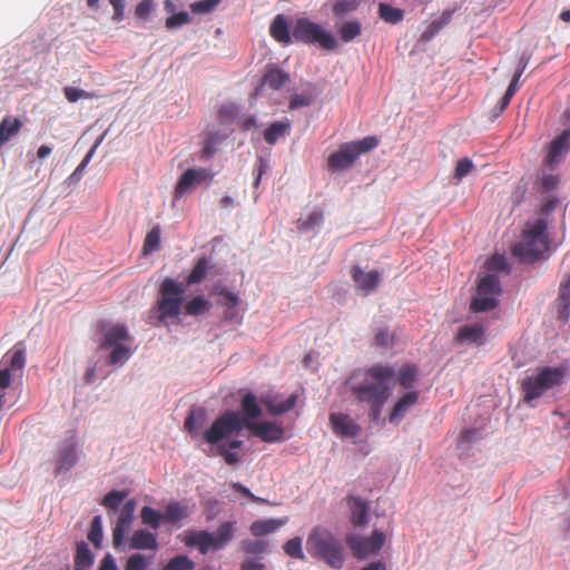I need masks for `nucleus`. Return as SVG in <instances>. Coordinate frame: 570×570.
I'll use <instances>...</instances> for the list:
<instances>
[{
	"instance_id": "e433bc0d",
	"label": "nucleus",
	"mask_w": 570,
	"mask_h": 570,
	"mask_svg": "<svg viewBox=\"0 0 570 570\" xmlns=\"http://www.w3.org/2000/svg\"><path fill=\"white\" fill-rule=\"evenodd\" d=\"M77 462V453L75 449V444L72 442H68L63 445V448L59 451L58 456V470H69Z\"/></svg>"
},
{
	"instance_id": "f03ea898",
	"label": "nucleus",
	"mask_w": 570,
	"mask_h": 570,
	"mask_svg": "<svg viewBox=\"0 0 570 570\" xmlns=\"http://www.w3.org/2000/svg\"><path fill=\"white\" fill-rule=\"evenodd\" d=\"M549 249L548 222L546 218H539L527 224L520 240L512 246V254L524 263H534Z\"/></svg>"
},
{
	"instance_id": "69168bd1",
	"label": "nucleus",
	"mask_w": 570,
	"mask_h": 570,
	"mask_svg": "<svg viewBox=\"0 0 570 570\" xmlns=\"http://www.w3.org/2000/svg\"><path fill=\"white\" fill-rule=\"evenodd\" d=\"M232 488L235 491H237V492L242 493L243 495L247 497L253 502H257V503H266L267 502L265 499L256 497L255 494H253L248 488H246L245 485H243L239 482L232 483Z\"/></svg>"
},
{
	"instance_id": "a211bd4d",
	"label": "nucleus",
	"mask_w": 570,
	"mask_h": 570,
	"mask_svg": "<svg viewBox=\"0 0 570 570\" xmlns=\"http://www.w3.org/2000/svg\"><path fill=\"white\" fill-rule=\"evenodd\" d=\"M351 274L357 288L364 291L366 294L376 289L381 278L377 271L364 272L358 266H354Z\"/></svg>"
},
{
	"instance_id": "ddd939ff",
	"label": "nucleus",
	"mask_w": 570,
	"mask_h": 570,
	"mask_svg": "<svg viewBox=\"0 0 570 570\" xmlns=\"http://www.w3.org/2000/svg\"><path fill=\"white\" fill-rule=\"evenodd\" d=\"M453 341L460 345H483L485 343V328L480 323L463 325L458 328Z\"/></svg>"
},
{
	"instance_id": "9d476101",
	"label": "nucleus",
	"mask_w": 570,
	"mask_h": 570,
	"mask_svg": "<svg viewBox=\"0 0 570 570\" xmlns=\"http://www.w3.org/2000/svg\"><path fill=\"white\" fill-rule=\"evenodd\" d=\"M246 429L249 430L253 435L267 443H278L285 440V431L283 426L275 422L248 421L246 422Z\"/></svg>"
},
{
	"instance_id": "6e6552de",
	"label": "nucleus",
	"mask_w": 570,
	"mask_h": 570,
	"mask_svg": "<svg viewBox=\"0 0 570 570\" xmlns=\"http://www.w3.org/2000/svg\"><path fill=\"white\" fill-rule=\"evenodd\" d=\"M501 294L500 279L497 275L489 274L478 282L476 294L472 298L473 312H488L498 306V296Z\"/></svg>"
},
{
	"instance_id": "864d4df0",
	"label": "nucleus",
	"mask_w": 570,
	"mask_h": 570,
	"mask_svg": "<svg viewBox=\"0 0 570 570\" xmlns=\"http://www.w3.org/2000/svg\"><path fill=\"white\" fill-rule=\"evenodd\" d=\"M63 94H65L66 99L69 102H76L79 99H92L95 97L94 94H91V92H88L83 89H80L77 87H71V86L65 87Z\"/></svg>"
},
{
	"instance_id": "c756f323",
	"label": "nucleus",
	"mask_w": 570,
	"mask_h": 570,
	"mask_svg": "<svg viewBox=\"0 0 570 570\" xmlns=\"http://www.w3.org/2000/svg\"><path fill=\"white\" fill-rule=\"evenodd\" d=\"M453 10H445L441 17L432 21L425 31L421 35V41L428 42L432 40L446 24L452 20Z\"/></svg>"
},
{
	"instance_id": "4be33fe9",
	"label": "nucleus",
	"mask_w": 570,
	"mask_h": 570,
	"mask_svg": "<svg viewBox=\"0 0 570 570\" xmlns=\"http://www.w3.org/2000/svg\"><path fill=\"white\" fill-rule=\"evenodd\" d=\"M417 391H410L405 393L392 407L389 416L390 422L401 421L406 415L409 410L417 402Z\"/></svg>"
},
{
	"instance_id": "6e6d98bb",
	"label": "nucleus",
	"mask_w": 570,
	"mask_h": 570,
	"mask_svg": "<svg viewBox=\"0 0 570 570\" xmlns=\"http://www.w3.org/2000/svg\"><path fill=\"white\" fill-rule=\"evenodd\" d=\"M243 550L249 554H259L267 550L268 542L265 540H245L242 542Z\"/></svg>"
},
{
	"instance_id": "f8f14e48",
	"label": "nucleus",
	"mask_w": 570,
	"mask_h": 570,
	"mask_svg": "<svg viewBox=\"0 0 570 570\" xmlns=\"http://www.w3.org/2000/svg\"><path fill=\"white\" fill-rule=\"evenodd\" d=\"M213 175L207 168H189L179 177L175 186V198H180L189 193L196 185L206 179H212Z\"/></svg>"
},
{
	"instance_id": "e2e57ef3",
	"label": "nucleus",
	"mask_w": 570,
	"mask_h": 570,
	"mask_svg": "<svg viewBox=\"0 0 570 570\" xmlns=\"http://www.w3.org/2000/svg\"><path fill=\"white\" fill-rule=\"evenodd\" d=\"M313 101L312 95H293L289 100V109L294 110L301 107L309 106Z\"/></svg>"
},
{
	"instance_id": "20e7f679",
	"label": "nucleus",
	"mask_w": 570,
	"mask_h": 570,
	"mask_svg": "<svg viewBox=\"0 0 570 570\" xmlns=\"http://www.w3.org/2000/svg\"><path fill=\"white\" fill-rule=\"evenodd\" d=\"M184 293L185 287L183 284L173 278L163 281L159 287V298L155 306L158 313L157 318L160 323L179 317Z\"/></svg>"
},
{
	"instance_id": "f704fd0d",
	"label": "nucleus",
	"mask_w": 570,
	"mask_h": 570,
	"mask_svg": "<svg viewBox=\"0 0 570 570\" xmlns=\"http://www.w3.org/2000/svg\"><path fill=\"white\" fill-rule=\"evenodd\" d=\"M397 383L409 390L414 386L417 377V367L415 365L405 364L397 372L395 371Z\"/></svg>"
},
{
	"instance_id": "5fc2aeb1",
	"label": "nucleus",
	"mask_w": 570,
	"mask_h": 570,
	"mask_svg": "<svg viewBox=\"0 0 570 570\" xmlns=\"http://www.w3.org/2000/svg\"><path fill=\"white\" fill-rule=\"evenodd\" d=\"M473 168H474V165H473L471 159H469V158H461V159L458 160V163L455 165L453 177L458 181H460L465 176H468Z\"/></svg>"
},
{
	"instance_id": "37998d69",
	"label": "nucleus",
	"mask_w": 570,
	"mask_h": 570,
	"mask_svg": "<svg viewBox=\"0 0 570 570\" xmlns=\"http://www.w3.org/2000/svg\"><path fill=\"white\" fill-rule=\"evenodd\" d=\"M160 237H161V229L160 227L154 226L148 234L146 235L145 242H144V253H153L160 248Z\"/></svg>"
},
{
	"instance_id": "c03bdc74",
	"label": "nucleus",
	"mask_w": 570,
	"mask_h": 570,
	"mask_svg": "<svg viewBox=\"0 0 570 570\" xmlns=\"http://www.w3.org/2000/svg\"><path fill=\"white\" fill-rule=\"evenodd\" d=\"M284 552L294 559L305 560V554L302 549V538L295 537L286 541L283 546Z\"/></svg>"
},
{
	"instance_id": "ea45409f",
	"label": "nucleus",
	"mask_w": 570,
	"mask_h": 570,
	"mask_svg": "<svg viewBox=\"0 0 570 570\" xmlns=\"http://www.w3.org/2000/svg\"><path fill=\"white\" fill-rule=\"evenodd\" d=\"M209 307L210 303L208 299H206L203 295H198L185 305V313L187 315L196 316L206 313Z\"/></svg>"
},
{
	"instance_id": "7ed1b4c3",
	"label": "nucleus",
	"mask_w": 570,
	"mask_h": 570,
	"mask_svg": "<svg viewBox=\"0 0 570 570\" xmlns=\"http://www.w3.org/2000/svg\"><path fill=\"white\" fill-rule=\"evenodd\" d=\"M306 550L313 558L333 569H341L344 564L343 544L326 528L317 525L311 530L306 539Z\"/></svg>"
},
{
	"instance_id": "de8ad7c7",
	"label": "nucleus",
	"mask_w": 570,
	"mask_h": 570,
	"mask_svg": "<svg viewBox=\"0 0 570 570\" xmlns=\"http://www.w3.org/2000/svg\"><path fill=\"white\" fill-rule=\"evenodd\" d=\"M195 563L187 556H177L168 561L164 570H194Z\"/></svg>"
},
{
	"instance_id": "412c9836",
	"label": "nucleus",
	"mask_w": 570,
	"mask_h": 570,
	"mask_svg": "<svg viewBox=\"0 0 570 570\" xmlns=\"http://www.w3.org/2000/svg\"><path fill=\"white\" fill-rule=\"evenodd\" d=\"M185 544L188 547H197L200 553L206 554L210 549H214V534L205 530L187 531Z\"/></svg>"
},
{
	"instance_id": "2f4dec72",
	"label": "nucleus",
	"mask_w": 570,
	"mask_h": 570,
	"mask_svg": "<svg viewBox=\"0 0 570 570\" xmlns=\"http://www.w3.org/2000/svg\"><path fill=\"white\" fill-rule=\"evenodd\" d=\"M190 514L189 508L180 502H170L163 513L164 521L176 523L180 520L187 519Z\"/></svg>"
},
{
	"instance_id": "4468645a",
	"label": "nucleus",
	"mask_w": 570,
	"mask_h": 570,
	"mask_svg": "<svg viewBox=\"0 0 570 570\" xmlns=\"http://www.w3.org/2000/svg\"><path fill=\"white\" fill-rule=\"evenodd\" d=\"M330 423L333 432L342 438H355L361 432L360 425L345 413H331Z\"/></svg>"
},
{
	"instance_id": "3c124183",
	"label": "nucleus",
	"mask_w": 570,
	"mask_h": 570,
	"mask_svg": "<svg viewBox=\"0 0 570 570\" xmlns=\"http://www.w3.org/2000/svg\"><path fill=\"white\" fill-rule=\"evenodd\" d=\"M358 2L356 0H337L333 6V13L336 17H343L357 9Z\"/></svg>"
},
{
	"instance_id": "cd10ccee",
	"label": "nucleus",
	"mask_w": 570,
	"mask_h": 570,
	"mask_svg": "<svg viewBox=\"0 0 570 570\" xmlns=\"http://www.w3.org/2000/svg\"><path fill=\"white\" fill-rule=\"evenodd\" d=\"M287 522V519H265V520H256L250 527V533L254 537H263L268 533L276 531L278 528L284 525Z\"/></svg>"
},
{
	"instance_id": "dca6fc26",
	"label": "nucleus",
	"mask_w": 570,
	"mask_h": 570,
	"mask_svg": "<svg viewBox=\"0 0 570 570\" xmlns=\"http://www.w3.org/2000/svg\"><path fill=\"white\" fill-rule=\"evenodd\" d=\"M346 502L351 512V523L354 527H365L367 523L370 503L366 500L353 494L346 497Z\"/></svg>"
},
{
	"instance_id": "79ce46f5",
	"label": "nucleus",
	"mask_w": 570,
	"mask_h": 570,
	"mask_svg": "<svg viewBox=\"0 0 570 570\" xmlns=\"http://www.w3.org/2000/svg\"><path fill=\"white\" fill-rule=\"evenodd\" d=\"M141 522L149 525L153 529H158L161 520H164L163 513L158 512L151 507H144L140 511Z\"/></svg>"
},
{
	"instance_id": "aec40b11",
	"label": "nucleus",
	"mask_w": 570,
	"mask_h": 570,
	"mask_svg": "<svg viewBox=\"0 0 570 570\" xmlns=\"http://www.w3.org/2000/svg\"><path fill=\"white\" fill-rule=\"evenodd\" d=\"M556 308L558 318L567 322L570 315V274L559 285Z\"/></svg>"
},
{
	"instance_id": "49530a36",
	"label": "nucleus",
	"mask_w": 570,
	"mask_h": 570,
	"mask_svg": "<svg viewBox=\"0 0 570 570\" xmlns=\"http://www.w3.org/2000/svg\"><path fill=\"white\" fill-rule=\"evenodd\" d=\"M111 347H112V351L110 352L109 357H108V364H110V365H116V364L126 362L131 354V350L128 346H126L125 344L116 345V346H111Z\"/></svg>"
},
{
	"instance_id": "6ab92c4d",
	"label": "nucleus",
	"mask_w": 570,
	"mask_h": 570,
	"mask_svg": "<svg viewBox=\"0 0 570 570\" xmlns=\"http://www.w3.org/2000/svg\"><path fill=\"white\" fill-rule=\"evenodd\" d=\"M296 401V394H291L286 399L279 394L262 397V403L267 407L268 412L274 415H279L291 411L295 406Z\"/></svg>"
},
{
	"instance_id": "052dcab7",
	"label": "nucleus",
	"mask_w": 570,
	"mask_h": 570,
	"mask_svg": "<svg viewBox=\"0 0 570 570\" xmlns=\"http://www.w3.org/2000/svg\"><path fill=\"white\" fill-rule=\"evenodd\" d=\"M148 566V561L146 560L144 554L136 553L129 557L126 570H146Z\"/></svg>"
},
{
	"instance_id": "bf43d9fd",
	"label": "nucleus",
	"mask_w": 570,
	"mask_h": 570,
	"mask_svg": "<svg viewBox=\"0 0 570 570\" xmlns=\"http://www.w3.org/2000/svg\"><path fill=\"white\" fill-rule=\"evenodd\" d=\"M375 344L381 347H392L394 345V335L387 328H379L375 333Z\"/></svg>"
},
{
	"instance_id": "423d86ee",
	"label": "nucleus",
	"mask_w": 570,
	"mask_h": 570,
	"mask_svg": "<svg viewBox=\"0 0 570 570\" xmlns=\"http://www.w3.org/2000/svg\"><path fill=\"white\" fill-rule=\"evenodd\" d=\"M293 38L304 43H318L325 50H335L338 46L333 35L324 30L318 23L307 18H299L293 29Z\"/></svg>"
},
{
	"instance_id": "338daca9",
	"label": "nucleus",
	"mask_w": 570,
	"mask_h": 570,
	"mask_svg": "<svg viewBox=\"0 0 570 570\" xmlns=\"http://www.w3.org/2000/svg\"><path fill=\"white\" fill-rule=\"evenodd\" d=\"M26 355L22 350H17L12 353L10 357V371L11 370H21L24 366Z\"/></svg>"
},
{
	"instance_id": "09e8293b",
	"label": "nucleus",
	"mask_w": 570,
	"mask_h": 570,
	"mask_svg": "<svg viewBox=\"0 0 570 570\" xmlns=\"http://www.w3.org/2000/svg\"><path fill=\"white\" fill-rule=\"evenodd\" d=\"M351 145L358 157L361 154L374 149L379 145V139L375 136H368L361 140L351 141Z\"/></svg>"
},
{
	"instance_id": "c85d7f7f",
	"label": "nucleus",
	"mask_w": 570,
	"mask_h": 570,
	"mask_svg": "<svg viewBox=\"0 0 570 570\" xmlns=\"http://www.w3.org/2000/svg\"><path fill=\"white\" fill-rule=\"evenodd\" d=\"M240 407L245 415L243 422L256 421L262 415V409L257 403L256 396L252 392H248L243 396Z\"/></svg>"
},
{
	"instance_id": "393cba45",
	"label": "nucleus",
	"mask_w": 570,
	"mask_h": 570,
	"mask_svg": "<svg viewBox=\"0 0 570 570\" xmlns=\"http://www.w3.org/2000/svg\"><path fill=\"white\" fill-rule=\"evenodd\" d=\"M130 548L136 550H157V537L147 530H136L130 538Z\"/></svg>"
},
{
	"instance_id": "a18cd8bd",
	"label": "nucleus",
	"mask_w": 570,
	"mask_h": 570,
	"mask_svg": "<svg viewBox=\"0 0 570 570\" xmlns=\"http://www.w3.org/2000/svg\"><path fill=\"white\" fill-rule=\"evenodd\" d=\"M126 497V491L112 490L104 497L101 504L108 510H117Z\"/></svg>"
},
{
	"instance_id": "774afa93",
	"label": "nucleus",
	"mask_w": 570,
	"mask_h": 570,
	"mask_svg": "<svg viewBox=\"0 0 570 570\" xmlns=\"http://www.w3.org/2000/svg\"><path fill=\"white\" fill-rule=\"evenodd\" d=\"M220 295L225 298L224 305L233 311L238 305V296L227 288L220 291Z\"/></svg>"
},
{
	"instance_id": "0eeeda50",
	"label": "nucleus",
	"mask_w": 570,
	"mask_h": 570,
	"mask_svg": "<svg viewBox=\"0 0 570 570\" xmlns=\"http://www.w3.org/2000/svg\"><path fill=\"white\" fill-rule=\"evenodd\" d=\"M244 428H246V422H243L238 412L226 411L204 432L203 438L209 444H218L223 439L240 432Z\"/></svg>"
},
{
	"instance_id": "4c0bfd02",
	"label": "nucleus",
	"mask_w": 570,
	"mask_h": 570,
	"mask_svg": "<svg viewBox=\"0 0 570 570\" xmlns=\"http://www.w3.org/2000/svg\"><path fill=\"white\" fill-rule=\"evenodd\" d=\"M379 16L386 23L397 24L404 18V10L394 8L389 3L381 2L379 3Z\"/></svg>"
},
{
	"instance_id": "bb28decb",
	"label": "nucleus",
	"mask_w": 570,
	"mask_h": 570,
	"mask_svg": "<svg viewBox=\"0 0 570 570\" xmlns=\"http://www.w3.org/2000/svg\"><path fill=\"white\" fill-rule=\"evenodd\" d=\"M570 148V130H564L561 135L556 137L549 147L547 161L552 164L559 156L567 153Z\"/></svg>"
},
{
	"instance_id": "a878e982",
	"label": "nucleus",
	"mask_w": 570,
	"mask_h": 570,
	"mask_svg": "<svg viewBox=\"0 0 570 570\" xmlns=\"http://www.w3.org/2000/svg\"><path fill=\"white\" fill-rule=\"evenodd\" d=\"M214 267L215 264L206 256L198 258L186 278V285L199 284Z\"/></svg>"
},
{
	"instance_id": "c9c22d12",
	"label": "nucleus",
	"mask_w": 570,
	"mask_h": 570,
	"mask_svg": "<svg viewBox=\"0 0 570 570\" xmlns=\"http://www.w3.org/2000/svg\"><path fill=\"white\" fill-rule=\"evenodd\" d=\"M205 420L206 412L204 409L191 407L184 423L185 430L189 433H194L204 425Z\"/></svg>"
},
{
	"instance_id": "473e14b6",
	"label": "nucleus",
	"mask_w": 570,
	"mask_h": 570,
	"mask_svg": "<svg viewBox=\"0 0 570 570\" xmlns=\"http://www.w3.org/2000/svg\"><path fill=\"white\" fill-rule=\"evenodd\" d=\"M289 122L288 121H274L264 131V140L274 145L281 137H285L289 131Z\"/></svg>"
},
{
	"instance_id": "b1692460",
	"label": "nucleus",
	"mask_w": 570,
	"mask_h": 570,
	"mask_svg": "<svg viewBox=\"0 0 570 570\" xmlns=\"http://www.w3.org/2000/svg\"><path fill=\"white\" fill-rule=\"evenodd\" d=\"M269 35L274 40L279 43L289 45L292 37L289 33V27L285 16L277 14L269 27Z\"/></svg>"
},
{
	"instance_id": "f3484780",
	"label": "nucleus",
	"mask_w": 570,
	"mask_h": 570,
	"mask_svg": "<svg viewBox=\"0 0 570 570\" xmlns=\"http://www.w3.org/2000/svg\"><path fill=\"white\" fill-rule=\"evenodd\" d=\"M100 332L102 334L101 348L121 345L130 338L127 327L122 324L104 325Z\"/></svg>"
},
{
	"instance_id": "a19ab883",
	"label": "nucleus",
	"mask_w": 570,
	"mask_h": 570,
	"mask_svg": "<svg viewBox=\"0 0 570 570\" xmlns=\"http://www.w3.org/2000/svg\"><path fill=\"white\" fill-rule=\"evenodd\" d=\"M94 562V557L88 548V546L85 542H80L77 544V552L75 557V566L88 569Z\"/></svg>"
},
{
	"instance_id": "0e129e2a",
	"label": "nucleus",
	"mask_w": 570,
	"mask_h": 570,
	"mask_svg": "<svg viewBox=\"0 0 570 570\" xmlns=\"http://www.w3.org/2000/svg\"><path fill=\"white\" fill-rule=\"evenodd\" d=\"M153 10V0H142L140 1L135 9V14L139 19H148L149 14Z\"/></svg>"
},
{
	"instance_id": "603ef678",
	"label": "nucleus",
	"mask_w": 570,
	"mask_h": 570,
	"mask_svg": "<svg viewBox=\"0 0 570 570\" xmlns=\"http://www.w3.org/2000/svg\"><path fill=\"white\" fill-rule=\"evenodd\" d=\"M88 539L91 543H94L96 547L100 546V542L102 540V525H101V518L100 515H96L90 524V530L88 533Z\"/></svg>"
},
{
	"instance_id": "9b49d317",
	"label": "nucleus",
	"mask_w": 570,
	"mask_h": 570,
	"mask_svg": "<svg viewBox=\"0 0 570 570\" xmlns=\"http://www.w3.org/2000/svg\"><path fill=\"white\" fill-rule=\"evenodd\" d=\"M136 507L137 501L135 499L126 501L125 504L121 507L116 525L112 531V541L115 548H118L122 544L125 534L129 530L134 521V513Z\"/></svg>"
},
{
	"instance_id": "13d9d810",
	"label": "nucleus",
	"mask_w": 570,
	"mask_h": 570,
	"mask_svg": "<svg viewBox=\"0 0 570 570\" xmlns=\"http://www.w3.org/2000/svg\"><path fill=\"white\" fill-rule=\"evenodd\" d=\"M190 22V17L186 11L175 13L166 19V28L171 30Z\"/></svg>"
},
{
	"instance_id": "58836bf2",
	"label": "nucleus",
	"mask_w": 570,
	"mask_h": 570,
	"mask_svg": "<svg viewBox=\"0 0 570 570\" xmlns=\"http://www.w3.org/2000/svg\"><path fill=\"white\" fill-rule=\"evenodd\" d=\"M362 32V24L357 20L344 22L338 29L337 33L344 42H350L357 38Z\"/></svg>"
},
{
	"instance_id": "72a5a7b5",
	"label": "nucleus",
	"mask_w": 570,
	"mask_h": 570,
	"mask_svg": "<svg viewBox=\"0 0 570 570\" xmlns=\"http://www.w3.org/2000/svg\"><path fill=\"white\" fill-rule=\"evenodd\" d=\"M236 522L227 521L219 525L217 534L214 535V550L224 548L234 537Z\"/></svg>"
},
{
	"instance_id": "5701e85b",
	"label": "nucleus",
	"mask_w": 570,
	"mask_h": 570,
	"mask_svg": "<svg viewBox=\"0 0 570 570\" xmlns=\"http://www.w3.org/2000/svg\"><path fill=\"white\" fill-rule=\"evenodd\" d=\"M289 81V75L276 66H271L262 79V86L279 90Z\"/></svg>"
},
{
	"instance_id": "2eb2a0df",
	"label": "nucleus",
	"mask_w": 570,
	"mask_h": 570,
	"mask_svg": "<svg viewBox=\"0 0 570 570\" xmlns=\"http://www.w3.org/2000/svg\"><path fill=\"white\" fill-rule=\"evenodd\" d=\"M351 142H345L340 146V149L332 154L328 158V169L333 171L343 170L348 168L357 159Z\"/></svg>"
},
{
	"instance_id": "7c9ffc66",
	"label": "nucleus",
	"mask_w": 570,
	"mask_h": 570,
	"mask_svg": "<svg viewBox=\"0 0 570 570\" xmlns=\"http://www.w3.org/2000/svg\"><path fill=\"white\" fill-rule=\"evenodd\" d=\"M22 127L18 118L4 117L0 122V147L16 136Z\"/></svg>"
},
{
	"instance_id": "39448f33",
	"label": "nucleus",
	"mask_w": 570,
	"mask_h": 570,
	"mask_svg": "<svg viewBox=\"0 0 570 570\" xmlns=\"http://www.w3.org/2000/svg\"><path fill=\"white\" fill-rule=\"evenodd\" d=\"M566 371L560 367H543L535 375L525 377L521 383L524 402L541 397L548 390L562 383Z\"/></svg>"
},
{
	"instance_id": "4d7b16f0",
	"label": "nucleus",
	"mask_w": 570,
	"mask_h": 570,
	"mask_svg": "<svg viewBox=\"0 0 570 570\" xmlns=\"http://www.w3.org/2000/svg\"><path fill=\"white\" fill-rule=\"evenodd\" d=\"M220 0H200L193 2L190 4V10L194 13L204 14L212 12L218 4Z\"/></svg>"
},
{
	"instance_id": "1a4fd4ad",
	"label": "nucleus",
	"mask_w": 570,
	"mask_h": 570,
	"mask_svg": "<svg viewBox=\"0 0 570 570\" xmlns=\"http://www.w3.org/2000/svg\"><path fill=\"white\" fill-rule=\"evenodd\" d=\"M385 542V534L382 531L374 530L371 537H361L351 534L346 538V543L353 554L358 559H365L380 551Z\"/></svg>"
},
{
	"instance_id": "680f3d73",
	"label": "nucleus",
	"mask_w": 570,
	"mask_h": 570,
	"mask_svg": "<svg viewBox=\"0 0 570 570\" xmlns=\"http://www.w3.org/2000/svg\"><path fill=\"white\" fill-rule=\"evenodd\" d=\"M323 220V213L315 210L312 212L307 218L301 223L299 229L308 230L314 228L315 226H318L321 222Z\"/></svg>"
},
{
	"instance_id": "f257e3e1",
	"label": "nucleus",
	"mask_w": 570,
	"mask_h": 570,
	"mask_svg": "<svg viewBox=\"0 0 570 570\" xmlns=\"http://www.w3.org/2000/svg\"><path fill=\"white\" fill-rule=\"evenodd\" d=\"M395 377V370L387 364L377 363L360 368L348 377L346 385L353 397L368 406V416L376 421L390 396L389 382Z\"/></svg>"
},
{
	"instance_id": "8fccbe9b",
	"label": "nucleus",
	"mask_w": 570,
	"mask_h": 570,
	"mask_svg": "<svg viewBox=\"0 0 570 570\" xmlns=\"http://www.w3.org/2000/svg\"><path fill=\"white\" fill-rule=\"evenodd\" d=\"M238 115V106L234 102L225 104L218 111L219 121L222 124H228L236 119Z\"/></svg>"
}]
</instances>
